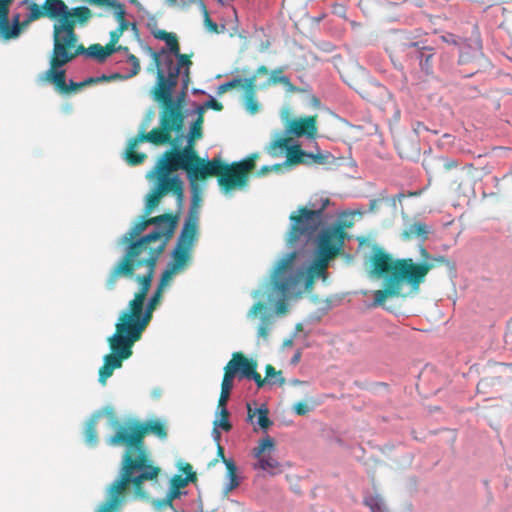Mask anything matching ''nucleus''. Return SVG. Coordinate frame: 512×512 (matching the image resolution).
Instances as JSON below:
<instances>
[{"mask_svg": "<svg viewBox=\"0 0 512 512\" xmlns=\"http://www.w3.org/2000/svg\"><path fill=\"white\" fill-rule=\"evenodd\" d=\"M153 433L160 439L167 437V430L160 421H128L119 425L107 439L110 446H124L118 478L107 490L106 500L96 512H119L126 502L131 487L135 499L147 500L146 482L157 483L161 468L154 464L145 445V437Z\"/></svg>", "mask_w": 512, "mask_h": 512, "instance_id": "f257e3e1", "label": "nucleus"}, {"mask_svg": "<svg viewBox=\"0 0 512 512\" xmlns=\"http://www.w3.org/2000/svg\"><path fill=\"white\" fill-rule=\"evenodd\" d=\"M156 66V84L153 87V97L162 106L159 127L150 132L142 131L131 138L125 150L124 158L130 166L142 164L147 154L137 152V146L142 142H149L161 146L170 140L171 130H180L183 123L181 98L186 95L191 82V55L175 56L163 49L160 53L151 51Z\"/></svg>", "mask_w": 512, "mask_h": 512, "instance_id": "f03ea898", "label": "nucleus"}, {"mask_svg": "<svg viewBox=\"0 0 512 512\" xmlns=\"http://www.w3.org/2000/svg\"><path fill=\"white\" fill-rule=\"evenodd\" d=\"M142 242L133 244L126 256H122L116 265L110 271L106 287L113 290L120 277L135 279L139 283V290L135 293L134 298L129 302L128 308L124 310L118 321L126 327L142 336L146 327L152 319L153 311L162 300L163 290L157 288L149 299L145 311L144 302L151 288L152 280L155 274L157 261L163 253V246L155 250L152 256L144 260L134 259L140 252Z\"/></svg>", "mask_w": 512, "mask_h": 512, "instance_id": "7ed1b4c3", "label": "nucleus"}, {"mask_svg": "<svg viewBox=\"0 0 512 512\" xmlns=\"http://www.w3.org/2000/svg\"><path fill=\"white\" fill-rule=\"evenodd\" d=\"M420 254L424 260L430 258V254L420 246ZM371 274L376 277L385 276V288L374 292L373 306H383L389 297H398L401 295L404 283L412 288L418 289L424 282L426 275L434 267V264L426 261L415 263L411 258L393 260L391 255L381 248H376L371 257Z\"/></svg>", "mask_w": 512, "mask_h": 512, "instance_id": "20e7f679", "label": "nucleus"}, {"mask_svg": "<svg viewBox=\"0 0 512 512\" xmlns=\"http://www.w3.org/2000/svg\"><path fill=\"white\" fill-rule=\"evenodd\" d=\"M178 217L171 213H165L159 216L145 218L142 217L134 226L124 235V242H128L125 253L126 256L130 247L138 242H143L140 248L137 260H144L152 256V253L163 246L165 249L168 241L174 234L177 226Z\"/></svg>", "mask_w": 512, "mask_h": 512, "instance_id": "39448f33", "label": "nucleus"}, {"mask_svg": "<svg viewBox=\"0 0 512 512\" xmlns=\"http://www.w3.org/2000/svg\"><path fill=\"white\" fill-rule=\"evenodd\" d=\"M197 114L198 116L196 120L190 127L187 144L184 147H181L184 138V122L182 123L180 130L170 131V140L163 144H170L172 148L165 151L161 158L185 171L186 174L190 173L195 167L205 160L198 155L195 149V142L203 137L204 123V116H202L201 113ZM184 120L185 116L183 115V121Z\"/></svg>", "mask_w": 512, "mask_h": 512, "instance_id": "423d86ee", "label": "nucleus"}, {"mask_svg": "<svg viewBox=\"0 0 512 512\" xmlns=\"http://www.w3.org/2000/svg\"><path fill=\"white\" fill-rule=\"evenodd\" d=\"M210 177H217L221 191L226 194L248 185V176H244L234 162L225 163L220 157L204 160L187 174L192 186H195L197 181H204ZM193 188L196 190L195 187Z\"/></svg>", "mask_w": 512, "mask_h": 512, "instance_id": "0eeeda50", "label": "nucleus"}, {"mask_svg": "<svg viewBox=\"0 0 512 512\" xmlns=\"http://www.w3.org/2000/svg\"><path fill=\"white\" fill-rule=\"evenodd\" d=\"M298 256L296 251L285 254L275 266L272 283L273 288L281 296L292 297L302 294V282L306 291H310L315 282V275L306 273L301 268H296L294 263Z\"/></svg>", "mask_w": 512, "mask_h": 512, "instance_id": "6e6552de", "label": "nucleus"}, {"mask_svg": "<svg viewBox=\"0 0 512 512\" xmlns=\"http://www.w3.org/2000/svg\"><path fill=\"white\" fill-rule=\"evenodd\" d=\"M329 204V198H321L320 204L309 202L308 206H300L296 212H292L287 243L293 245L302 238L306 241L313 239L324 224V212Z\"/></svg>", "mask_w": 512, "mask_h": 512, "instance_id": "1a4fd4ad", "label": "nucleus"}, {"mask_svg": "<svg viewBox=\"0 0 512 512\" xmlns=\"http://www.w3.org/2000/svg\"><path fill=\"white\" fill-rule=\"evenodd\" d=\"M181 170L168 161L160 157L154 166L153 170L149 173V178H156V185L148 194L145 204V216L150 215L154 209L159 205L162 197L168 193L176 196L179 202H182L184 197V183L178 175H172L173 172Z\"/></svg>", "mask_w": 512, "mask_h": 512, "instance_id": "9d476101", "label": "nucleus"}, {"mask_svg": "<svg viewBox=\"0 0 512 512\" xmlns=\"http://www.w3.org/2000/svg\"><path fill=\"white\" fill-rule=\"evenodd\" d=\"M141 336L119 321L115 325V333L108 338L111 353L105 355L104 363L99 369V382L106 385L115 369L121 368L124 360L132 355V347Z\"/></svg>", "mask_w": 512, "mask_h": 512, "instance_id": "9b49d317", "label": "nucleus"}, {"mask_svg": "<svg viewBox=\"0 0 512 512\" xmlns=\"http://www.w3.org/2000/svg\"><path fill=\"white\" fill-rule=\"evenodd\" d=\"M78 37L73 31L72 23L53 25V50L50 62L53 66H64L77 56L84 54L85 47L77 44Z\"/></svg>", "mask_w": 512, "mask_h": 512, "instance_id": "f8f14e48", "label": "nucleus"}, {"mask_svg": "<svg viewBox=\"0 0 512 512\" xmlns=\"http://www.w3.org/2000/svg\"><path fill=\"white\" fill-rule=\"evenodd\" d=\"M347 233L341 223L320 230L316 238V254L326 259H334L343 250Z\"/></svg>", "mask_w": 512, "mask_h": 512, "instance_id": "ddd939ff", "label": "nucleus"}, {"mask_svg": "<svg viewBox=\"0 0 512 512\" xmlns=\"http://www.w3.org/2000/svg\"><path fill=\"white\" fill-rule=\"evenodd\" d=\"M224 370L234 377L254 380L259 388L265 384V379L257 372V362L248 358L242 352H234Z\"/></svg>", "mask_w": 512, "mask_h": 512, "instance_id": "4468645a", "label": "nucleus"}, {"mask_svg": "<svg viewBox=\"0 0 512 512\" xmlns=\"http://www.w3.org/2000/svg\"><path fill=\"white\" fill-rule=\"evenodd\" d=\"M23 4L27 5L29 13L24 21H22V27H28L30 23L43 18L48 17L52 20H57L60 9L62 8L61 0H46L42 6L39 4L25 0Z\"/></svg>", "mask_w": 512, "mask_h": 512, "instance_id": "2eb2a0df", "label": "nucleus"}, {"mask_svg": "<svg viewBox=\"0 0 512 512\" xmlns=\"http://www.w3.org/2000/svg\"><path fill=\"white\" fill-rule=\"evenodd\" d=\"M61 67L62 66H53V62H50V68L46 71L47 81L52 83L56 90L61 94H70L72 92H76L82 87L96 81L95 78H88L87 80L79 83L71 80L70 83L67 84L65 71L61 70Z\"/></svg>", "mask_w": 512, "mask_h": 512, "instance_id": "dca6fc26", "label": "nucleus"}, {"mask_svg": "<svg viewBox=\"0 0 512 512\" xmlns=\"http://www.w3.org/2000/svg\"><path fill=\"white\" fill-rule=\"evenodd\" d=\"M12 0H0V35L5 40L17 38L25 27H22L20 22V15L16 14L12 18L10 23L9 15V4Z\"/></svg>", "mask_w": 512, "mask_h": 512, "instance_id": "f3484780", "label": "nucleus"}, {"mask_svg": "<svg viewBox=\"0 0 512 512\" xmlns=\"http://www.w3.org/2000/svg\"><path fill=\"white\" fill-rule=\"evenodd\" d=\"M62 8L57 17L56 24H64L65 22L72 23L73 31H75L76 24L81 26L85 25L92 17V11L86 6H79L69 8L67 4L61 0Z\"/></svg>", "mask_w": 512, "mask_h": 512, "instance_id": "a211bd4d", "label": "nucleus"}, {"mask_svg": "<svg viewBox=\"0 0 512 512\" xmlns=\"http://www.w3.org/2000/svg\"><path fill=\"white\" fill-rule=\"evenodd\" d=\"M274 449V440L271 437L262 439L259 445L254 449V455L259 460V467L262 470L275 474L279 471V462L270 454H265L266 451Z\"/></svg>", "mask_w": 512, "mask_h": 512, "instance_id": "6ab92c4d", "label": "nucleus"}, {"mask_svg": "<svg viewBox=\"0 0 512 512\" xmlns=\"http://www.w3.org/2000/svg\"><path fill=\"white\" fill-rule=\"evenodd\" d=\"M287 132L296 137L314 138L317 134V115L291 120L288 123Z\"/></svg>", "mask_w": 512, "mask_h": 512, "instance_id": "aec40b11", "label": "nucleus"}, {"mask_svg": "<svg viewBox=\"0 0 512 512\" xmlns=\"http://www.w3.org/2000/svg\"><path fill=\"white\" fill-rule=\"evenodd\" d=\"M432 233V227L421 221L407 223L401 232L403 241L419 240L422 244Z\"/></svg>", "mask_w": 512, "mask_h": 512, "instance_id": "412c9836", "label": "nucleus"}, {"mask_svg": "<svg viewBox=\"0 0 512 512\" xmlns=\"http://www.w3.org/2000/svg\"><path fill=\"white\" fill-rule=\"evenodd\" d=\"M197 229V217L189 215L183 225L177 245L192 250L193 245L197 240Z\"/></svg>", "mask_w": 512, "mask_h": 512, "instance_id": "4be33fe9", "label": "nucleus"}, {"mask_svg": "<svg viewBox=\"0 0 512 512\" xmlns=\"http://www.w3.org/2000/svg\"><path fill=\"white\" fill-rule=\"evenodd\" d=\"M357 92L362 98L373 103L381 101L388 94L387 89L383 85L373 81L361 83Z\"/></svg>", "mask_w": 512, "mask_h": 512, "instance_id": "5701e85b", "label": "nucleus"}, {"mask_svg": "<svg viewBox=\"0 0 512 512\" xmlns=\"http://www.w3.org/2000/svg\"><path fill=\"white\" fill-rule=\"evenodd\" d=\"M406 194L398 193L395 196L388 197L385 193H380L376 199H372L369 202V212L378 213L382 211L384 206L389 207L391 212H396L397 202H402L406 198Z\"/></svg>", "mask_w": 512, "mask_h": 512, "instance_id": "b1692460", "label": "nucleus"}, {"mask_svg": "<svg viewBox=\"0 0 512 512\" xmlns=\"http://www.w3.org/2000/svg\"><path fill=\"white\" fill-rule=\"evenodd\" d=\"M258 88L259 87H257L255 83V76L244 79V105L250 114H256L260 109V105L256 98V92Z\"/></svg>", "mask_w": 512, "mask_h": 512, "instance_id": "393cba45", "label": "nucleus"}, {"mask_svg": "<svg viewBox=\"0 0 512 512\" xmlns=\"http://www.w3.org/2000/svg\"><path fill=\"white\" fill-rule=\"evenodd\" d=\"M196 480V474H189L185 477H182L181 475H174L170 481V488L166 494V501H174L179 498L182 494L180 490L186 487L188 483H194Z\"/></svg>", "mask_w": 512, "mask_h": 512, "instance_id": "a878e982", "label": "nucleus"}, {"mask_svg": "<svg viewBox=\"0 0 512 512\" xmlns=\"http://www.w3.org/2000/svg\"><path fill=\"white\" fill-rule=\"evenodd\" d=\"M191 251L192 250L176 245L169 265L175 268L178 272L182 271L190 260Z\"/></svg>", "mask_w": 512, "mask_h": 512, "instance_id": "bb28decb", "label": "nucleus"}, {"mask_svg": "<svg viewBox=\"0 0 512 512\" xmlns=\"http://www.w3.org/2000/svg\"><path fill=\"white\" fill-rule=\"evenodd\" d=\"M289 143H290V138L286 137V136H283V135H278L266 148V152L271 156V157H280L283 152H287V149L290 147L289 146Z\"/></svg>", "mask_w": 512, "mask_h": 512, "instance_id": "cd10ccee", "label": "nucleus"}, {"mask_svg": "<svg viewBox=\"0 0 512 512\" xmlns=\"http://www.w3.org/2000/svg\"><path fill=\"white\" fill-rule=\"evenodd\" d=\"M127 60L132 66L130 73H128L125 76H123L119 73H115V74L111 75L110 77L103 75L101 78H96L95 79L96 82H98L100 80H109V79H127L130 77L136 76L140 72V69H141L139 59L134 54H129L127 57ZM93 83H95V81Z\"/></svg>", "mask_w": 512, "mask_h": 512, "instance_id": "c85d7f7f", "label": "nucleus"}, {"mask_svg": "<svg viewBox=\"0 0 512 512\" xmlns=\"http://www.w3.org/2000/svg\"><path fill=\"white\" fill-rule=\"evenodd\" d=\"M98 418H99V415L92 416L87 421L85 432H84L85 442L91 447H95L98 443V433H97Z\"/></svg>", "mask_w": 512, "mask_h": 512, "instance_id": "c756f323", "label": "nucleus"}, {"mask_svg": "<svg viewBox=\"0 0 512 512\" xmlns=\"http://www.w3.org/2000/svg\"><path fill=\"white\" fill-rule=\"evenodd\" d=\"M330 261V259L323 261V256L316 254L315 259L306 273L315 275V278L325 276Z\"/></svg>", "mask_w": 512, "mask_h": 512, "instance_id": "7c9ffc66", "label": "nucleus"}, {"mask_svg": "<svg viewBox=\"0 0 512 512\" xmlns=\"http://www.w3.org/2000/svg\"><path fill=\"white\" fill-rule=\"evenodd\" d=\"M331 155L329 153H309L303 150V161L304 165H325L329 162Z\"/></svg>", "mask_w": 512, "mask_h": 512, "instance_id": "2f4dec72", "label": "nucleus"}, {"mask_svg": "<svg viewBox=\"0 0 512 512\" xmlns=\"http://www.w3.org/2000/svg\"><path fill=\"white\" fill-rule=\"evenodd\" d=\"M255 414H257V416H258V419H257L258 425L262 429H267L272 425V421L268 417V409L267 408L261 407V408L256 409V411H253L251 409L250 405H248V418L252 419L255 416Z\"/></svg>", "mask_w": 512, "mask_h": 512, "instance_id": "473e14b6", "label": "nucleus"}, {"mask_svg": "<svg viewBox=\"0 0 512 512\" xmlns=\"http://www.w3.org/2000/svg\"><path fill=\"white\" fill-rule=\"evenodd\" d=\"M433 56H434V53L432 52V50L430 48L425 47L421 51H419L418 58H419V61H420V66H421V69L426 74L432 73V67H433L432 59H433Z\"/></svg>", "mask_w": 512, "mask_h": 512, "instance_id": "72a5a7b5", "label": "nucleus"}, {"mask_svg": "<svg viewBox=\"0 0 512 512\" xmlns=\"http://www.w3.org/2000/svg\"><path fill=\"white\" fill-rule=\"evenodd\" d=\"M303 150L299 145L290 146L286 152V164L289 166H295L302 164Z\"/></svg>", "mask_w": 512, "mask_h": 512, "instance_id": "f704fd0d", "label": "nucleus"}, {"mask_svg": "<svg viewBox=\"0 0 512 512\" xmlns=\"http://www.w3.org/2000/svg\"><path fill=\"white\" fill-rule=\"evenodd\" d=\"M225 466L227 470V477L229 479V484L226 488V492H229L239 486V481L237 477V467L234 461H227Z\"/></svg>", "mask_w": 512, "mask_h": 512, "instance_id": "c9c22d12", "label": "nucleus"}, {"mask_svg": "<svg viewBox=\"0 0 512 512\" xmlns=\"http://www.w3.org/2000/svg\"><path fill=\"white\" fill-rule=\"evenodd\" d=\"M499 381L496 378L486 377L481 379L477 384V392L479 394L488 395L493 393V387Z\"/></svg>", "mask_w": 512, "mask_h": 512, "instance_id": "e433bc0d", "label": "nucleus"}, {"mask_svg": "<svg viewBox=\"0 0 512 512\" xmlns=\"http://www.w3.org/2000/svg\"><path fill=\"white\" fill-rule=\"evenodd\" d=\"M284 76L285 75H283V69L282 68L274 69L271 72L270 77L267 79V81L259 86V89H266V88H268L270 86L281 84V81H282Z\"/></svg>", "mask_w": 512, "mask_h": 512, "instance_id": "4c0bfd02", "label": "nucleus"}, {"mask_svg": "<svg viewBox=\"0 0 512 512\" xmlns=\"http://www.w3.org/2000/svg\"><path fill=\"white\" fill-rule=\"evenodd\" d=\"M164 41L166 42V45L168 46L169 54H171L172 56L183 55L180 52V45H179L177 36L174 33H170Z\"/></svg>", "mask_w": 512, "mask_h": 512, "instance_id": "58836bf2", "label": "nucleus"}, {"mask_svg": "<svg viewBox=\"0 0 512 512\" xmlns=\"http://www.w3.org/2000/svg\"><path fill=\"white\" fill-rule=\"evenodd\" d=\"M273 323V317L272 315H264L261 318V324L258 328V336L266 339L269 335L270 327Z\"/></svg>", "mask_w": 512, "mask_h": 512, "instance_id": "ea45409f", "label": "nucleus"}, {"mask_svg": "<svg viewBox=\"0 0 512 512\" xmlns=\"http://www.w3.org/2000/svg\"><path fill=\"white\" fill-rule=\"evenodd\" d=\"M103 46L100 44H92L87 49L85 48L84 54L89 57L95 58L99 62L105 61Z\"/></svg>", "mask_w": 512, "mask_h": 512, "instance_id": "a19ab883", "label": "nucleus"}, {"mask_svg": "<svg viewBox=\"0 0 512 512\" xmlns=\"http://www.w3.org/2000/svg\"><path fill=\"white\" fill-rule=\"evenodd\" d=\"M178 271L171 267L169 264L167 265L166 269L163 271L158 287L164 290V288L168 285V283L172 280L175 274H177Z\"/></svg>", "mask_w": 512, "mask_h": 512, "instance_id": "79ce46f5", "label": "nucleus"}, {"mask_svg": "<svg viewBox=\"0 0 512 512\" xmlns=\"http://www.w3.org/2000/svg\"><path fill=\"white\" fill-rule=\"evenodd\" d=\"M214 426H219L226 432L231 430L232 425L229 422V411L227 408L220 409V419L214 421Z\"/></svg>", "mask_w": 512, "mask_h": 512, "instance_id": "37998d69", "label": "nucleus"}, {"mask_svg": "<svg viewBox=\"0 0 512 512\" xmlns=\"http://www.w3.org/2000/svg\"><path fill=\"white\" fill-rule=\"evenodd\" d=\"M206 109H213L215 111H221V110H223V105L221 102L215 100L214 98H210L203 105L198 106L196 109V112L201 113V115L204 116Z\"/></svg>", "mask_w": 512, "mask_h": 512, "instance_id": "c03bdc74", "label": "nucleus"}, {"mask_svg": "<svg viewBox=\"0 0 512 512\" xmlns=\"http://www.w3.org/2000/svg\"><path fill=\"white\" fill-rule=\"evenodd\" d=\"M265 372H266V378H264L265 380L268 379L269 381H272V379L274 377H276L277 378L276 382L280 386H283L285 384V378L282 377V372L277 371L271 364L266 365Z\"/></svg>", "mask_w": 512, "mask_h": 512, "instance_id": "a18cd8bd", "label": "nucleus"}, {"mask_svg": "<svg viewBox=\"0 0 512 512\" xmlns=\"http://www.w3.org/2000/svg\"><path fill=\"white\" fill-rule=\"evenodd\" d=\"M234 163L241 170V172L244 173V176H248V177H249V174L254 170V168L256 166V163L253 162V160L248 157L244 160L237 161Z\"/></svg>", "mask_w": 512, "mask_h": 512, "instance_id": "49530a36", "label": "nucleus"}, {"mask_svg": "<svg viewBox=\"0 0 512 512\" xmlns=\"http://www.w3.org/2000/svg\"><path fill=\"white\" fill-rule=\"evenodd\" d=\"M234 378L235 377L233 375L224 370V375L221 383V390L230 393L233 388Z\"/></svg>", "mask_w": 512, "mask_h": 512, "instance_id": "de8ad7c7", "label": "nucleus"}, {"mask_svg": "<svg viewBox=\"0 0 512 512\" xmlns=\"http://www.w3.org/2000/svg\"><path fill=\"white\" fill-rule=\"evenodd\" d=\"M152 504L157 511H162L167 507L173 508V501H166V497L163 499H155L152 501Z\"/></svg>", "mask_w": 512, "mask_h": 512, "instance_id": "09e8293b", "label": "nucleus"}, {"mask_svg": "<svg viewBox=\"0 0 512 512\" xmlns=\"http://www.w3.org/2000/svg\"><path fill=\"white\" fill-rule=\"evenodd\" d=\"M293 410L297 415L304 416L309 413L310 407L305 402H297L293 406Z\"/></svg>", "mask_w": 512, "mask_h": 512, "instance_id": "8fccbe9b", "label": "nucleus"}, {"mask_svg": "<svg viewBox=\"0 0 512 512\" xmlns=\"http://www.w3.org/2000/svg\"><path fill=\"white\" fill-rule=\"evenodd\" d=\"M219 460H221L224 464H226L227 461H232L231 459H227L225 457L224 448L220 443L217 445V457L210 463V465H214Z\"/></svg>", "mask_w": 512, "mask_h": 512, "instance_id": "3c124183", "label": "nucleus"}, {"mask_svg": "<svg viewBox=\"0 0 512 512\" xmlns=\"http://www.w3.org/2000/svg\"><path fill=\"white\" fill-rule=\"evenodd\" d=\"M117 47H118L117 44L110 42V41L105 46H103V50H104L103 52H104L105 59L107 57H109L110 55H112L113 53L118 52Z\"/></svg>", "mask_w": 512, "mask_h": 512, "instance_id": "603ef678", "label": "nucleus"}, {"mask_svg": "<svg viewBox=\"0 0 512 512\" xmlns=\"http://www.w3.org/2000/svg\"><path fill=\"white\" fill-rule=\"evenodd\" d=\"M366 504L371 508L372 512H376V510L380 511L382 509V501L377 498H370L366 500Z\"/></svg>", "mask_w": 512, "mask_h": 512, "instance_id": "864d4df0", "label": "nucleus"}, {"mask_svg": "<svg viewBox=\"0 0 512 512\" xmlns=\"http://www.w3.org/2000/svg\"><path fill=\"white\" fill-rule=\"evenodd\" d=\"M283 298L280 299L277 304H276V312L277 314L279 315H284L287 313L288 311V304L286 303L285 301V298L284 296H282Z\"/></svg>", "mask_w": 512, "mask_h": 512, "instance_id": "5fc2aeb1", "label": "nucleus"}, {"mask_svg": "<svg viewBox=\"0 0 512 512\" xmlns=\"http://www.w3.org/2000/svg\"><path fill=\"white\" fill-rule=\"evenodd\" d=\"M281 168H282L281 164H274L272 166H263L258 171V175L263 176V175L270 173L271 171H280Z\"/></svg>", "mask_w": 512, "mask_h": 512, "instance_id": "6e6d98bb", "label": "nucleus"}, {"mask_svg": "<svg viewBox=\"0 0 512 512\" xmlns=\"http://www.w3.org/2000/svg\"><path fill=\"white\" fill-rule=\"evenodd\" d=\"M281 85L284 86L287 92L293 93L297 90V88L294 86V84L290 81V79L287 76H284Z\"/></svg>", "mask_w": 512, "mask_h": 512, "instance_id": "4d7b16f0", "label": "nucleus"}, {"mask_svg": "<svg viewBox=\"0 0 512 512\" xmlns=\"http://www.w3.org/2000/svg\"><path fill=\"white\" fill-rule=\"evenodd\" d=\"M229 396H230V393L221 390L220 397L218 400V408L219 409L226 408V404L229 399Z\"/></svg>", "mask_w": 512, "mask_h": 512, "instance_id": "13d9d810", "label": "nucleus"}, {"mask_svg": "<svg viewBox=\"0 0 512 512\" xmlns=\"http://www.w3.org/2000/svg\"><path fill=\"white\" fill-rule=\"evenodd\" d=\"M413 131L415 134L420 135L423 131H430V129L422 122H416L413 124Z\"/></svg>", "mask_w": 512, "mask_h": 512, "instance_id": "bf43d9fd", "label": "nucleus"}, {"mask_svg": "<svg viewBox=\"0 0 512 512\" xmlns=\"http://www.w3.org/2000/svg\"><path fill=\"white\" fill-rule=\"evenodd\" d=\"M226 83L229 86L230 90L234 89V88H237V87H242L243 88L244 79H242V78H233L232 80H230V81H228Z\"/></svg>", "mask_w": 512, "mask_h": 512, "instance_id": "052dcab7", "label": "nucleus"}, {"mask_svg": "<svg viewBox=\"0 0 512 512\" xmlns=\"http://www.w3.org/2000/svg\"><path fill=\"white\" fill-rule=\"evenodd\" d=\"M226 83L229 86L230 90L234 89V88H237V87H242L243 88L244 79H242V78H233L232 80H230V81H228Z\"/></svg>", "mask_w": 512, "mask_h": 512, "instance_id": "680f3d73", "label": "nucleus"}, {"mask_svg": "<svg viewBox=\"0 0 512 512\" xmlns=\"http://www.w3.org/2000/svg\"><path fill=\"white\" fill-rule=\"evenodd\" d=\"M122 35L123 34L120 31V29L116 28L115 30L110 32V40L109 41L117 44Z\"/></svg>", "mask_w": 512, "mask_h": 512, "instance_id": "e2e57ef3", "label": "nucleus"}, {"mask_svg": "<svg viewBox=\"0 0 512 512\" xmlns=\"http://www.w3.org/2000/svg\"><path fill=\"white\" fill-rule=\"evenodd\" d=\"M265 308L264 303L257 302L253 305V307L250 310V315L256 316L261 310Z\"/></svg>", "mask_w": 512, "mask_h": 512, "instance_id": "0e129e2a", "label": "nucleus"}, {"mask_svg": "<svg viewBox=\"0 0 512 512\" xmlns=\"http://www.w3.org/2000/svg\"><path fill=\"white\" fill-rule=\"evenodd\" d=\"M169 34H170V32H167L165 30H158L157 32L154 33V36H155V38H157L159 40H165Z\"/></svg>", "mask_w": 512, "mask_h": 512, "instance_id": "69168bd1", "label": "nucleus"}, {"mask_svg": "<svg viewBox=\"0 0 512 512\" xmlns=\"http://www.w3.org/2000/svg\"><path fill=\"white\" fill-rule=\"evenodd\" d=\"M457 166H458V163L455 160H446L444 162V168L446 170H450V169L456 168Z\"/></svg>", "mask_w": 512, "mask_h": 512, "instance_id": "338daca9", "label": "nucleus"}, {"mask_svg": "<svg viewBox=\"0 0 512 512\" xmlns=\"http://www.w3.org/2000/svg\"><path fill=\"white\" fill-rule=\"evenodd\" d=\"M268 73H269L268 68L266 66L262 65L257 68V70L253 76H255V78H256L258 75H266Z\"/></svg>", "mask_w": 512, "mask_h": 512, "instance_id": "774afa93", "label": "nucleus"}]
</instances>
